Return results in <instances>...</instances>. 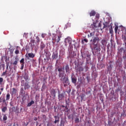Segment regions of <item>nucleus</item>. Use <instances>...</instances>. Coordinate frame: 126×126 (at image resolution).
I'll list each match as a JSON object with an SVG mask.
<instances>
[{
  "label": "nucleus",
  "mask_w": 126,
  "mask_h": 126,
  "mask_svg": "<svg viewBox=\"0 0 126 126\" xmlns=\"http://www.w3.org/2000/svg\"><path fill=\"white\" fill-rule=\"evenodd\" d=\"M58 70L59 71V77L61 78L60 80L61 81H63L65 78V74H64V67H59L58 68Z\"/></svg>",
  "instance_id": "f257e3e1"
},
{
  "label": "nucleus",
  "mask_w": 126,
  "mask_h": 126,
  "mask_svg": "<svg viewBox=\"0 0 126 126\" xmlns=\"http://www.w3.org/2000/svg\"><path fill=\"white\" fill-rule=\"evenodd\" d=\"M93 48L92 47V50L93 51L94 50H96V51H98V52H100L101 51V44L99 43H96L95 44H93Z\"/></svg>",
  "instance_id": "f03ea898"
},
{
  "label": "nucleus",
  "mask_w": 126,
  "mask_h": 126,
  "mask_svg": "<svg viewBox=\"0 0 126 126\" xmlns=\"http://www.w3.org/2000/svg\"><path fill=\"white\" fill-rule=\"evenodd\" d=\"M99 41H100V38L98 36L94 37L93 39H91L90 42H92V43L91 44V48H92L93 45H95V44L99 43Z\"/></svg>",
  "instance_id": "7ed1b4c3"
},
{
  "label": "nucleus",
  "mask_w": 126,
  "mask_h": 126,
  "mask_svg": "<svg viewBox=\"0 0 126 126\" xmlns=\"http://www.w3.org/2000/svg\"><path fill=\"white\" fill-rule=\"evenodd\" d=\"M61 38H62V35H59L58 36V38L57 39V34L53 33V37L52 39L53 41H56L57 43H59L61 41Z\"/></svg>",
  "instance_id": "20e7f679"
},
{
  "label": "nucleus",
  "mask_w": 126,
  "mask_h": 126,
  "mask_svg": "<svg viewBox=\"0 0 126 126\" xmlns=\"http://www.w3.org/2000/svg\"><path fill=\"white\" fill-rule=\"evenodd\" d=\"M18 62H19V59L16 56L15 57V61L12 63V65L14 66V69H15L16 65H17V63H18Z\"/></svg>",
  "instance_id": "39448f33"
},
{
  "label": "nucleus",
  "mask_w": 126,
  "mask_h": 126,
  "mask_svg": "<svg viewBox=\"0 0 126 126\" xmlns=\"http://www.w3.org/2000/svg\"><path fill=\"white\" fill-rule=\"evenodd\" d=\"M63 81L64 87H66V86L69 84L68 78L67 77H65L64 79H63Z\"/></svg>",
  "instance_id": "423d86ee"
},
{
  "label": "nucleus",
  "mask_w": 126,
  "mask_h": 126,
  "mask_svg": "<svg viewBox=\"0 0 126 126\" xmlns=\"http://www.w3.org/2000/svg\"><path fill=\"white\" fill-rule=\"evenodd\" d=\"M81 57L82 60H85V59H86V57L87 58H90L91 57V55L89 54V53H82Z\"/></svg>",
  "instance_id": "0eeeda50"
},
{
  "label": "nucleus",
  "mask_w": 126,
  "mask_h": 126,
  "mask_svg": "<svg viewBox=\"0 0 126 126\" xmlns=\"http://www.w3.org/2000/svg\"><path fill=\"white\" fill-rule=\"evenodd\" d=\"M58 99L59 101H63L64 99V94L63 93L59 94L58 95Z\"/></svg>",
  "instance_id": "6e6552de"
},
{
  "label": "nucleus",
  "mask_w": 126,
  "mask_h": 126,
  "mask_svg": "<svg viewBox=\"0 0 126 126\" xmlns=\"http://www.w3.org/2000/svg\"><path fill=\"white\" fill-rule=\"evenodd\" d=\"M58 51H55L53 53L52 58L53 59V60H57V59H58Z\"/></svg>",
  "instance_id": "1a4fd4ad"
},
{
  "label": "nucleus",
  "mask_w": 126,
  "mask_h": 126,
  "mask_svg": "<svg viewBox=\"0 0 126 126\" xmlns=\"http://www.w3.org/2000/svg\"><path fill=\"white\" fill-rule=\"evenodd\" d=\"M71 78L72 83H73V84H76V82H77V78L75 76L73 77L71 76Z\"/></svg>",
  "instance_id": "9d476101"
},
{
  "label": "nucleus",
  "mask_w": 126,
  "mask_h": 126,
  "mask_svg": "<svg viewBox=\"0 0 126 126\" xmlns=\"http://www.w3.org/2000/svg\"><path fill=\"white\" fill-rule=\"evenodd\" d=\"M0 103H3L6 106H7V103H6V101L4 97H0Z\"/></svg>",
  "instance_id": "9b49d317"
},
{
  "label": "nucleus",
  "mask_w": 126,
  "mask_h": 126,
  "mask_svg": "<svg viewBox=\"0 0 126 126\" xmlns=\"http://www.w3.org/2000/svg\"><path fill=\"white\" fill-rule=\"evenodd\" d=\"M64 69L67 73H70V71L69 70V66L68 64H66L65 67H64Z\"/></svg>",
  "instance_id": "f8f14e48"
},
{
  "label": "nucleus",
  "mask_w": 126,
  "mask_h": 126,
  "mask_svg": "<svg viewBox=\"0 0 126 126\" xmlns=\"http://www.w3.org/2000/svg\"><path fill=\"white\" fill-rule=\"evenodd\" d=\"M28 56L29 57L26 56V58H27V60H29V58H31L32 59L35 58V54L33 53H28Z\"/></svg>",
  "instance_id": "ddd939ff"
},
{
  "label": "nucleus",
  "mask_w": 126,
  "mask_h": 126,
  "mask_svg": "<svg viewBox=\"0 0 126 126\" xmlns=\"http://www.w3.org/2000/svg\"><path fill=\"white\" fill-rule=\"evenodd\" d=\"M24 86L25 90H26V89H28V88H30V86L28 82H26Z\"/></svg>",
  "instance_id": "4468645a"
},
{
  "label": "nucleus",
  "mask_w": 126,
  "mask_h": 126,
  "mask_svg": "<svg viewBox=\"0 0 126 126\" xmlns=\"http://www.w3.org/2000/svg\"><path fill=\"white\" fill-rule=\"evenodd\" d=\"M45 47H46V45L44 44V43L41 42L40 43V50L41 51H43V50H44V49H45Z\"/></svg>",
  "instance_id": "2eb2a0df"
},
{
  "label": "nucleus",
  "mask_w": 126,
  "mask_h": 126,
  "mask_svg": "<svg viewBox=\"0 0 126 126\" xmlns=\"http://www.w3.org/2000/svg\"><path fill=\"white\" fill-rule=\"evenodd\" d=\"M77 71H79L80 72L81 71H83L84 70V69L83 68V67L80 66L78 68L76 69Z\"/></svg>",
  "instance_id": "dca6fc26"
},
{
  "label": "nucleus",
  "mask_w": 126,
  "mask_h": 126,
  "mask_svg": "<svg viewBox=\"0 0 126 126\" xmlns=\"http://www.w3.org/2000/svg\"><path fill=\"white\" fill-rule=\"evenodd\" d=\"M96 15V12L94 10L91 11V12L90 13V16H95Z\"/></svg>",
  "instance_id": "f3484780"
},
{
  "label": "nucleus",
  "mask_w": 126,
  "mask_h": 126,
  "mask_svg": "<svg viewBox=\"0 0 126 126\" xmlns=\"http://www.w3.org/2000/svg\"><path fill=\"white\" fill-rule=\"evenodd\" d=\"M35 102L34 100H32L30 102L28 103L27 107H31L33 104H34Z\"/></svg>",
  "instance_id": "a211bd4d"
},
{
  "label": "nucleus",
  "mask_w": 126,
  "mask_h": 126,
  "mask_svg": "<svg viewBox=\"0 0 126 126\" xmlns=\"http://www.w3.org/2000/svg\"><path fill=\"white\" fill-rule=\"evenodd\" d=\"M51 93L52 95L53 96V97H56V91H55V90H52L51 91Z\"/></svg>",
  "instance_id": "6ab92c4d"
},
{
  "label": "nucleus",
  "mask_w": 126,
  "mask_h": 126,
  "mask_svg": "<svg viewBox=\"0 0 126 126\" xmlns=\"http://www.w3.org/2000/svg\"><path fill=\"white\" fill-rule=\"evenodd\" d=\"M10 99V94L9 93H8L6 95V101H8Z\"/></svg>",
  "instance_id": "aec40b11"
},
{
  "label": "nucleus",
  "mask_w": 126,
  "mask_h": 126,
  "mask_svg": "<svg viewBox=\"0 0 126 126\" xmlns=\"http://www.w3.org/2000/svg\"><path fill=\"white\" fill-rule=\"evenodd\" d=\"M1 111L2 113H5V112L7 111V107L6 106L3 107V108L1 109Z\"/></svg>",
  "instance_id": "412c9836"
},
{
  "label": "nucleus",
  "mask_w": 126,
  "mask_h": 126,
  "mask_svg": "<svg viewBox=\"0 0 126 126\" xmlns=\"http://www.w3.org/2000/svg\"><path fill=\"white\" fill-rule=\"evenodd\" d=\"M24 93V89L23 88H21L20 89V94L21 96H23V94Z\"/></svg>",
  "instance_id": "4be33fe9"
},
{
  "label": "nucleus",
  "mask_w": 126,
  "mask_h": 126,
  "mask_svg": "<svg viewBox=\"0 0 126 126\" xmlns=\"http://www.w3.org/2000/svg\"><path fill=\"white\" fill-rule=\"evenodd\" d=\"M90 61H91V57L86 58V64H88Z\"/></svg>",
  "instance_id": "5701e85b"
},
{
  "label": "nucleus",
  "mask_w": 126,
  "mask_h": 126,
  "mask_svg": "<svg viewBox=\"0 0 126 126\" xmlns=\"http://www.w3.org/2000/svg\"><path fill=\"white\" fill-rule=\"evenodd\" d=\"M18 48H19V47L17 46L16 50L15 51V54L16 55H18V54H19V50H18Z\"/></svg>",
  "instance_id": "b1692460"
},
{
  "label": "nucleus",
  "mask_w": 126,
  "mask_h": 126,
  "mask_svg": "<svg viewBox=\"0 0 126 126\" xmlns=\"http://www.w3.org/2000/svg\"><path fill=\"white\" fill-rule=\"evenodd\" d=\"M118 53H119V54H121V53H123V51H124V48L122 47L121 48H118Z\"/></svg>",
  "instance_id": "393cba45"
},
{
  "label": "nucleus",
  "mask_w": 126,
  "mask_h": 126,
  "mask_svg": "<svg viewBox=\"0 0 126 126\" xmlns=\"http://www.w3.org/2000/svg\"><path fill=\"white\" fill-rule=\"evenodd\" d=\"M99 17H100V14H99L98 13L96 14V15H95V20H96V21H97V20H99Z\"/></svg>",
  "instance_id": "a878e982"
},
{
  "label": "nucleus",
  "mask_w": 126,
  "mask_h": 126,
  "mask_svg": "<svg viewBox=\"0 0 126 126\" xmlns=\"http://www.w3.org/2000/svg\"><path fill=\"white\" fill-rule=\"evenodd\" d=\"M17 90L15 89V88H13L12 89V94H16Z\"/></svg>",
  "instance_id": "bb28decb"
},
{
  "label": "nucleus",
  "mask_w": 126,
  "mask_h": 126,
  "mask_svg": "<svg viewBox=\"0 0 126 126\" xmlns=\"http://www.w3.org/2000/svg\"><path fill=\"white\" fill-rule=\"evenodd\" d=\"M20 63H21V64H24L25 63V62H24V58H22L20 60Z\"/></svg>",
  "instance_id": "cd10ccee"
},
{
  "label": "nucleus",
  "mask_w": 126,
  "mask_h": 126,
  "mask_svg": "<svg viewBox=\"0 0 126 126\" xmlns=\"http://www.w3.org/2000/svg\"><path fill=\"white\" fill-rule=\"evenodd\" d=\"M119 29V26H116L115 28L114 29V30L115 31V33L116 34H117V33H118V30Z\"/></svg>",
  "instance_id": "c85d7f7f"
},
{
  "label": "nucleus",
  "mask_w": 126,
  "mask_h": 126,
  "mask_svg": "<svg viewBox=\"0 0 126 126\" xmlns=\"http://www.w3.org/2000/svg\"><path fill=\"white\" fill-rule=\"evenodd\" d=\"M24 79H25V80H28L29 78V76H28V75L25 74V76H24Z\"/></svg>",
  "instance_id": "c756f323"
},
{
  "label": "nucleus",
  "mask_w": 126,
  "mask_h": 126,
  "mask_svg": "<svg viewBox=\"0 0 126 126\" xmlns=\"http://www.w3.org/2000/svg\"><path fill=\"white\" fill-rule=\"evenodd\" d=\"M25 81L24 80H22L21 81V86H24L25 85Z\"/></svg>",
  "instance_id": "7c9ffc66"
},
{
  "label": "nucleus",
  "mask_w": 126,
  "mask_h": 126,
  "mask_svg": "<svg viewBox=\"0 0 126 126\" xmlns=\"http://www.w3.org/2000/svg\"><path fill=\"white\" fill-rule=\"evenodd\" d=\"M65 105L66 106H69V98H68V101L65 100Z\"/></svg>",
  "instance_id": "2f4dec72"
},
{
  "label": "nucleus",
  "mask_w": 126,
  "mask_h": 126,
  "mask_svg": "<svg viewBox=\"0 0 126 126\" xmlns=\"http://www.w3.org/2000/svg\"><path fill=\"white\" fill-rule=\"evenodd\" d=\"M7 120V116L6 115H4L3 116V121H6Z\"/></svg>",
  "instance_id": "473e14b6"
},
{
  "label": "nucleus",
  "mask_w": 126,
  "mask_h": 126,
  "mask_svg": "<svg viewBox=\"0 0 126 126\" xmlns=\"http://www.w3.org/2000/svg\"><path fill=\"white\" fill-rule=\"evenodd\" d=\"M23 37L26 38V39H27V38H28V33H24Z\"/></svg>",
  "instance_id": "72a5a7b5"
},
{
  "label": "nucleus",
  "mask_w": 126,
  "mask_h": 126,
  "mask_svg": "<svg viewBox=\"0 0 126 126\" xmlns=\"http://www.w3.org/2000/svg\"><path fill=\"white\" fill-rule=\"evenodd\" d=\"M102 45H105V44H106V40L105 39H102L101 40V42Z\"/></svg>",
  "instance_id": "f704fd0d"
},
{
  "label": "nucleus",
  "mask_w": 126,
  "mask_h": 126,
  "mask_svg": "<svg viewBox=\"0 0 126 126\" xmlns=\"http://www.w3.org/2000/svg\"><path fill=\"white\" fill-rule=\"evenodd\" d=\"M3 82V78L2 77H0V84L1 85L2 84Z\"/></svg>",
  "instance_id": "c9c22d12"
},
{
  "label": "nucleus",
  "mask_w": 126,
  "mask_h": 126,
  "mask_svg": "<svg viewBox=\"0 0 126 126\" xmlns=\"http://www.w3.org/2000/svg\"><path fill=\"white\" fill-rule=\"evenodd\" d=\"M109 32L110 34H113V27H111V28L109 29Z\"/></svg>",
  "instance_id": "e433bc0d"
},
{
  "label": "nucleus",
  "mask_w": 126,
  "mask_h": 126,
  "mask_svg": "<svg viewBox=\"0 0 126 126\" xmlns=\"http://www.w3.org/2000/svg\"><path fill=\"white\" fill-rule=\"evenodd\" d=\"M75 123H76V124H78V123H79V118H76L75 120Z\"/></svg>",
  "instance_id": "4c0bfd02"
},
{
  "label": "nucleus",
  "mask_w": 126,
  "mask_h": 126,
  "mask_svg": "<svg viewBox=\"0 0 126 126\" xmlns=\"http://www.w3.org/2000/svg\"><path fill=\"white\" fill-rule=\"evenodd\" d=\"M6 72H7V70H5V72H3L1 74V76H4V75L6 74Z\"/></svg>",
  "instance_id": "58836bf2"
},
{
  "label": "nucleus",
  "mask_w": 126,
  "mask_h": 126,
  "mask_svg": "<svg viewBox=\"0 0 126 126\" xmlns=\"http://www.w3.org/2000/svg\"><path fill=\"white\" fill-rule=\"evenodd\" d=\"M59 122H60V118H58L57 120H55L54 124H57V123H59Z\"/></svg>",
  "instance_id": "ea45409f"
},
{
  "label": "nucleus",
  "mask_w": 126,
  "mask_h": 126,
  "mask_svg": "<svg viewBox=\"0 0 126 126\" xmlns=\"http://www.w3.org/2000/svg\"><path fill=\"white\" fill-rule=\"evenodd\" d=\"M31 43L33 44V46H34V44H35V40L34 39H32L31 40Z\"/></svg>",
  "instance_id": "a19ab883"
},
{
  "label": "nucleus",
  "mask_w": 126,
  "mask_h": 126,
  "mask_svg": "<svg viewBox=\"0 0 126 126\" xmlns=\"http://www.w3.org/2000/svg\"><path fill=\"white\" fill-rule=\"evenodd\" d=\"M93 26V29H96V28H97V27L96 26V25L95 24H94L93 25H92Z\"/></svg>",
  "instance_id": "79ce46f5"
},
{
  "label": "nucleus",
  "mask_w": 126,
  "mask_h": 126,
  "mask_svg": "<svg viewBox=\"0 0 126 126\" xmlns=\"http://www.w3.org/2000/svg\"><path fill=\"white\" fill-rule=\"evenodd\" d=\"M68 107H69V106H68V105H65V108L66 109V110H67V112H68V111H69Z\"/></svg>",
  "instance_id": "37998d69"
},
{
  "label": "nucleus",
  "mask_w": 126,
  "mask_h": 126,
  "mask_svg": "<svg viewBox=\"0 0 126 126\" xmlns=\"http://www.w3.org/2000/svg\"><path fill=\"white\" fill-rule=\"evenodd\" d=\"M62 125H63V126H64V122L63 120L61 121V126H62Z\"/></svg>",
  "instance_id": "c03bdc74"
},
{
  "label": "nucleus",
  "mask_w": 126,
  "mask_h": 126,
  "mask_svg": "<svg viewBox=\"0 0 126 126\" xmlns=\"http://www.w3.org/2000/svg\"><path fill=\"white\" fill-rule=\"evenodd\" d=\"M84 42H85V43H88V39L85 38L83 39Z\"/></svg>",
  "instance_id": "a18cd8bd"
},
{
  "label": "nucleus",
  "mask_w": 126,
  "mask_h": 126,
  "mask_svg": "<svg viewBox=\"0 0 126 126\" xmlns=\"http://www.w3.org/2000/svg\"><path fill=\"white\" fill-rule=\"evenodd\" d=\"M94 36V32H91L90 33V37H92Z\"/></svg>",
  "instance_id": "49530a36"
},
{
  "label": "nucleus",
  "mask_w": 126,
  "mask_h": 126,
  "mask_svg": "<svg viewBox=\"0 0 126 126\" xmlns=\"http://www.w3.org/2000/svg\"><path fill=\"white\" fill-rule=\"evenodd\" d=\"M36 39H37V42H40V38H39V37L37 36L36 37Z\"/></svg>",
  "instance_id": "de8ad7c7"
},
{
  "label": "nucleus",
  "mask_w": 126,
  "mask_h": 126,
  "mask_svg": "<svg viewBox=\"0 0 126 126\" xmlns=\"http://www.w3.org/2000/svg\"><path fill=\"white\" fill-rule=\"evenodd\" d=\"M71 92V89H69L67 91V93H68V94H69L70 93V92Z\"/></svg>",
  "instance_id": "09e8293b"
},
{
  "label": "nucleus",
  "mask_w": 126,
  "mask_h": 126,
  "mask_svg": "<svg viewBox=\"0 0 126 126\" xmlns=\"http://www.w3.org/2000/svg\"><path fill=\"white\" fill-rule=\"evenodd\" d=\"M123 59H124V60H126V54L123 56Z\"/></svg>",
  "instance_id": "8fccbe9b"
},
{
  "label": "nucleus",
  "mask_w": 126,
  "mask_h": 126,
  "mask_svg": "<svg viewBox=\"0 0 126 126\" xmlns=\"http://www.w3.org/2000/svg\"><path fill=\"white\" fill-rule=\"evenodd\" d=\"M23 68H24V64H21V69H23Z\"/></svg>",
  "instance_id": "3c124183"
},
{
  "label": "nucleus",
  "mask_w": 126,
  "mask_h": 126,
  "mask_svg": "<svg viewBox=\"0 0 126 126\" xmlns=\"http://www.w3.org/2000/svg\"><path fill=\"white\" fill-rule=\"evenodd\" d=\"M124 43H125V45L126 47V37H125V39H124Z\"/></svg>",
  "instance_id": "603ef678"
},
{
  "label": "nucleus",
  "mask_w": 126,
  "mask_h": 126,
  "mask_svg": "<svg viewBox=\"0 0 126 126\" xmlns=\"http://www.w3.org/2000/svg\"><path fill=\"white\" fill-rule=\"evenodd\" d=\"M103 29H104V28H107V26L106 25H105V23H103Z\"/></svg>",
  "instance_id": "864d4df0"
},
{
  "label": "nucleus",
  "mask_w": 126,
  "mask_h": 126,
  "mask_svg": "<svg viewBox=\"0 0 126 126\" xmlns=\"http://www.w3.org/2000/svg\"><path fill=\"white\" fill-rule=\"evenodd\" d=\"M54 118H55V120H58V118H60V117H59L57 116H54Z\"/></svg>",
  "instance_id": "5fc2aeb1"
},
{
  "label": "nucleus",
  "mask_w": 126,
  "mask_h": 126,
  "mask_svg": "<svg viewBox=\"0 0 126 126\" xmlns=\"http://www.w3.org/2000/svg\"><path fill=\"white\" fill-rule=\"evenodd\" d=\"M36 83L37 84H39L40 82H39V80H36Z\"/></svg>",
  "instance_id": "6e6d98bb"
},
{
  "label": "nucleus",
  "mask_w": 126,
  "mask_h": 126,
  "mask_svg": "<svg viewBox=\"0 0 126 126\" xmlns=\"http://www.w3.org/2000/svg\"><path fill=\"white\" fill-rule=\"evenodd\" d=\"M6 69H8V64L6 65Z\"/></svg>",
  "instance_id": "4d7b16f0"
},
{
  "label": "nucleus",
  "mask_w": 126,
  "mask_h": 126,
  "mask_svg": "<svg viewBox=\"0 0 126 126\" xmlns=\"http://www.w3.org/2000/svg\"><path fill=\"white\" fill-rule=\"evenodd\" d=\"M0 90H1V91H3V88H1L0 89Z\"/></svg>",
  "instance_id": "13d9d810"
},
{
  "label": "nucleus",
  "mask_w": 126,
  "mask_h": 126,
  "mask_svg": "<svg viewBox=\"0 0 126 126\" xmlns=\"http://www.w3.org/2000/svg\"><path fill=\"white\" fill-rule=\"evenodd\" d=\"M8 126H12V123L10 124Z\"/></svg>",
  "instance_id": "bf43d9fd"
},
{
  "label": "nucleus",
  "mask_w": 126,
  "mask_h": 126,
  "mask_svg": "<svg viewBox=\"0 0 126 126\" xmlns=\"http://www.w3.org/2000/svg\"><path fill=\"white\" fill-rule=\"evenodd\" d=\"M34 120V121H37V120H38V119L37 118H35Z\"/></svg>",
  "instance_id": "052dcab7"
},
{
  "label": "nucleus",
  "mask_w": 126,
  "mask_h": 126,
  "mask_svg": "<svg viewBox=\"0 0 126 126\" xmlns=\"http://www.w3.org/2000/svg\"><path fill=\"white\" fill-rule=\"evenodd\" d=\"M45 84H46V83H43V86H42V87H45Z\"/></svg>",
  "instance_id": "680f3d73"
},
{
  "label": "nucleus",
  "mask_w": 126,
  "mask_h": 126,
  "mask_svg": "<svg viewBox=\"0 0 126 126\" xmlns=\"http://www.w3.org/2000/svg\"><path fill=\"white\" fill-rule=\"evenodd\" d=\"M61 107H62V108H65V106H64V105H62Z\"/></svg>",
  "instance_id": "e2e57ef3"
},
{
  "label": "nucleus",
  "mask_w": 126,
  "mask_h": 126,
  "mask_svg": "<svg viewBox=\"0 0 126 126\" xmlns=\"http://www.w3.org/2000/svg\"><path fill=\"white\" fill-rule=\"evenodd\" d=\"M29 124V123H27V124L26 125V126H28V124Z\"/></svg>",
  "instance_id": "0e129e2a"
},
{
  "label": "nucleus",
  "mask_w": 126,
  "mask_h": 126,
  "mask_svg": "<svg viewBox=\"0 0 126 126\" xmlns=\"http://www.w3.org/2000/svg\"><path fill=\"white\" fill-rule=\"evenodd\" d=\"M13 126H15V123H14V124H13Z\"/></svg>",
  "instance_id": "69168bd1"
},
{
  "label": "nucleus",
  "mask_w": 126,
  "mask_h": 126,
  "mask_svg": "<svg viewBox=\"0 0 126 126\" xmlns=\"http://www.w3.org/2000/svg\"><path fill=\"white\" fill-rule=\"evenodd\" d=\"M1 95V92L0 91V95Z\"/></svg>",
  "instance_id": "338daca9"
},
{
  "label": "nucleus",
  "mask_w": 126,
  "mask_h": 126,
  "mask_svg": "<svg viewBox=\"0 0 126 126\" xmlns=\"http://www.w3.org/2000/svg\"><path fill=\"white\" fill-rule=\"evenodd\" d=\"M99 26L101 27V24H99Z\"/></svg>",
  "instance_id": "774afa93"
}]
</instances>
